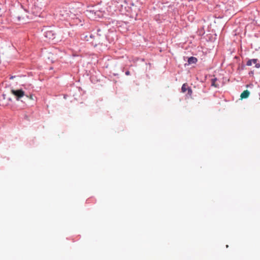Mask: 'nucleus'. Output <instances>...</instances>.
I'll use <instances>...</instances> for the list:
<instances>
[{"label": "nucleus", "mask_w": 260, "mask_h": 260, "mask_svg": "<svg viewBox=\"0 0 260 260\" xmlns=\"http://www.w3.org/2000/svg\"><path fill=\"white\" fill-rule=\"evenodd\" d=\"M216 80V78H214L212 79V85L216 87H217V85L215 84Z\"/></svg>", "instance_id": "nucleus-10"}, {"label": "nucleus", "mask_w": 260, "mask_h": 260, "mask_svg": "<svg viewBox=\"0 0 260 260\" xmlns=\"http://www.w3.org/2000/svg\"><path fill=\"white\" fill-rule=\"evenodd\" d=\"M197 62V59L194 57H190L188 59V62L189 64L196 63Z\"/></svg>", "instance_id": "nucleus-8"}, {"label": "nucleus", "mask_w": 260, "mask_h": 260, "mask_svg": "<svg viewBox=\"0 0 260 260\" xmlns=\"http://www.w3.org/2000/svg\"><path fill=\"white\" fill-rule=\"evenodd\" d=\"M70 12V14L69 13L66 14V21H68L71 25H79L81 20L76 17L77 10L72 8Z\"/></svg>", "instance_id": "nucleus-1"}, {"label": "nucleus", "mask_w": 260, "mask_h": 260, "mask_svg": "<svg viewBox=\"0 0 260 260\" xmlns=\"http://www.w3.org/2000/svg\"><path fill=\"white\" fill-rule=\"evenodd\" d=\"M125 74H126V75H129L130 74V72H129V71H126V72H125Z\"/></svg>", "instance_id": "nucleus-11"}, {"label": "nucleus", "mask_w": 260, "mask_h": 260, "mask_svg": "<svg viewBox=\"0 0 260 260\" xmlns=\"http://www.w3.org/2000/svg\"><path fill=\"white\" fill-rule=\"evenodd\" d=\"M11 92L13 94L17 101L21 100V99L25 95V92L22 89L11 90Z\"/></svg>", "instance_id": "nucleus-2"}, {"label": "nucleus", "mask_w": 260, "mask_h": 260, "mask_svg": "<svg viewBox=\"0 0 260 260\" xmlns=\"http://www.w3.org/2000/svg\"><path fill=\"white\" fill-rule=\"evenodd\" d=\"M181 90L182 92H185L187 91V94L189 95H191L192 93L191 89L188 86L187 84H183L181 88Z\"/></svg>", "instance_id": "nucleus-5"}, {"label": "nucleus", "mask_w": 260, "mask_h": 260, "mask_svg": "<svg viewBox=\"0 0 260 260\" xmlns=\"http://www.w3.org/2000/svg\"><path fill=\"white\" fill-rule=\"evenodd\" d=\"M93 11H87V12L89 13L88 15L89 16H90L91 14H93ZM94 14L95 15V17H94V18H96L98 17H99V18L101 17L103 15L101 11H99L94 12Z\"/></svg>", "instance_id": "nucleus-6"}, {"label": "nucleus", "mask_w": 260, "mask_h": 260, "mask_svg": "<svg viewBox=\"0 0 260 260\" xmlns=\"http://www.w3.org/2000/svg\"><path fill=\"white\" fill-rule=\"evenodd\" d=\"M44 36L49 40H53L55 38V34L52 30H47L44 32Z\"/></svg>", "instance_id": "nucleus-4"}, {"label": "nucleus", "mask_w": 260, "mask_h": 260, "mask_svg": "<svg viewBox=\"0 0 260 260\" xmlns=\"http://www.w3.org/2000/svg\"><path fill=\"white\" fill-rule=\"evenodd\" d=\"M250 94V92L248 90H244L240 95L241 99H246L247 98Z\"/></svg>", "instance_id": "nucleus-7"}, {"label": "nucleus", "mask_w": 260, "mask_h": 260, "mask_svg": "<svg viewBox=\"0 0 260 260\" xmlns=\"http://www.w3.org/2000/svg\"><path fill=\"white\" fill-rule=\"evenodd\" d=\"M252 64H254L256 68L258 69L260 68V63L258 62V60L257 59L249 60L246 63V65L248 66H250Z\"/></svg>", "instance_id": "nucleus-3"}, {"label": "nucleus", "mask_w": 260, "mask_h": 260, "mask_svg": "<svg viewBox=\"0 0 260 260\" xmlns=\"http://www.w3.org/2000/svg\"><path fill=\"white\" fill-rule=\"evenodd\" d=\"M27 17V15L26 14L25 15H21V16H17V19L18 20H21V19H23L24 18V17Z\"/></svg>", "instance_id": "nucleus-9"}, {"label": "nucleus", "mask_w": 260, "mask_h": 260, "mask_svg": "<svg viewBox=\"0 0 260 260\" xmlns=\"http://www.w3.org/2000/svg\"><path fill=\"white\" fill-rule=\"evenodd\" d=\"M15 77V76H11V77H10V79H13Z\"/></svg>", "instance_id": "nucleus-12"}]
</instances>
